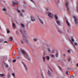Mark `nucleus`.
I'll return each instance as SVG.
<instances>
[{
  "label": "nucleus",
  "instance_id": "f257e3e1",
  "mask_svg": "<svg viewBox=\"0 0 78 78\" xmlns=\"http://www.w3.org/2000/svg\"><path fill=\"white\" fill-rule=\"evenodd\" d=\"M19 31L21 33V36L22 37L24 41V42H26V43H27V44H28L29 43V41L27 39V38H28V32L27 31L25 30H24V34L23 33V31L22 30V29H20L19 30Z\"/></svg>",
  "mask_w": 78,
  "mask_h": 78
},
{
  "label": "nucleus",
  "instance_id": "f03ea898",
  "mask_svg": "<svg viewBox=\"0 0 78 78\" xmlns=\"http://www.w3.org/2000/svg\"><path fill=\"white\" fill-rule=\"evenodd\" d=\"M17 50L18 51L19 53H20V51H21V53H23V55H28V54L25 52V50H23V49H20L19 50L18 49H17Z\"/></svg>",
  "mask_w": 78,
  "mask_h": 78
},
{
  "label": "nucleus",
  "instance_id": "7ed1b4c3",
  "mask_svg": "<svg viewBox=\"0 0 78 78\" xmlns=\"http://www.w3.org/2000/svg\"><path fill=\"white\" fill-rule=\"evenodd\" d=\"M71 41H70L72 43V44H73V45L74 46V47H75V48L76 49V47H75V45L73 43V42H74V39H73V37H71Z\"/></svg>",
  "mask_w": 78,
  "mask_h": 78
},
{
  "label": "nucleus",
  "instance_id": "20e7f679",
  "mask_svg": "<svg viewBox=\"0 0 78 78\" xmlns=\"http://www.w3.org/2000/svg\"><path fill=\"white\" fill-rule=\"evenodd\" d=\"M15 5H19V2L17 1H14L12 2V6H14Z\"/></svg>",
  "mask_w": 78,
  "mask_h": 78
},
{
  "label": "nucleus",
  "instance_id": "39448f33",
  "mask_svg": "<svg viewBox=\"0 0 78 78\" xmlns=\"http://www.w3.org/2000/svg\"><path fill=\"white\" fill-rule=\"evenodd\" d=\"M48 17H50L52 18V17H53V14L50 12H49L48 13Z\"/></svg>",
  "mask_w": 78,
  "mask_h": 78
},
{
  "label": "nucleus",
  "instance_id": "423d86ee",
  "mask_svg": "<svg viewBox=\"0 0 78 78\" xmlns=\"http://www.w3.org/2000/svg\"><path fill=\"white\" fill-rule=\"evenodd\" d=\"M65 5L66 8H67V10H69V3H68V2H66Z\"/></svg>",
  "mask_w": 78,
  "mask_h": 78
},
{
  "label": "nucleus",
  "instance_id": "0eeeda50",
  "mask_svg": "<svg viewBox=\"0 0 78 78\" xmlns=\"http://www.w3.org/2000/svg\"><path fill=\"white\" fill-rule=\"evenodd\" d=\"M48 76L49 77H50L51 76V72L49 71V70H48Z\"/></svg>",
  "mask_w": 78,
  "mask_h": 78
},
{
  "label": "nucleus",
  "instance_id": "6e6552de",
  "mask_svg": "<svg viewBox=\"0 0 78 78\" xmlns=\"http://www.w3.org/2000/svg\"><path fill=\"white\" fill-rule=\"evenodd\" d=\"M54 16L55 20H58V16L57 15H55Z\"/></svg>",
  "mask_w": 78,
  "mask_h": 78
},
{
  "label": "nucleus",
  "instance_id": "1a4fd4ad",
  "mask_svg": "<svg viewBox=\"0 0 78 78\" xmlns=\"http://www.w3.org/2000/svg\"><path fill=\"white\" fill-rule=\"evenodd\" d=\"M48 51L51 53H54L55 52V50H53L52 51H51L50 49H49V48L48 49Z\"/></svg>",
  "mask_w": 78,
  "mask_h": 78
},
{
  "label": "nucleus",
  "instance_id": "9d476101",
  "mask_svg": "<svg viewBox=\"0 0 78 78\" xmlns=\"http://www.w3.org/2000/svg\"><path fill=\"white\" fill-rule=\"evenodd\" d=\"M66 22L67 23V25L68 26V27H70V23H69V21H68V20H66Z\"/></svg>",
  "mask_w": 78,
  "mask_h": 78
},
{
  "label": "nucleus",
  "instance_id": "9b49d317",
  "mask_svg": "<svg viewBox=\"0 0 78 78\" xmlns=\"http://www.w3.org/2000/svg\"><path fill=\"white\" fill-rule=\"evenodd\" d=\"M0 76H1V77H5V76H6L4 74H0Z\"/></svg>",
  "mask_w": 78,
  "mask_h": 78
},
{
  "label": "nucleus",
  "instance_id": "f8f14e48",
  "mask_svg": "<svg viewBox=\"0 0 78 78\" xmlns=\"http://www.w3.org/2000/svg\"><path fill=\"white\" fill-rule=\"evenodd\" d=\"M75 23L76 24V25H78V20H74Z\"/></svg>",
  "mask_w": 78,
  "mask_h": 78
},
{
  "label": "nucleus",
  "instance_id": "ddd939ff",
  "mask_svg": "<svg viewBox=\"0 0 78 78\" xmlns=\"http://www.w3.org/2000/svg\"><path fill=\"white\" fill-rule=\"evenodd\" d=\"M25 58L27 59V60H28V61H31V59H30V57H28V56H26L25 57Z\"/></svg>",
  "mask_w": 78,
  "mask_h": 78
},
{
  "label": "nucleus",
  "instance_id": "4468645a",
  "mask_svg": "<svg viewBox=\"0 0 78 78\" xmlns=\"http://www.w3.org/2000/svg\"><path fill=\"white\" fill-rule=\"evenodd\" d=\"M39 22L42 24V25H43L44 24V21H43V20H40Z\"/></svg>",
  "mask_w": 78,
  "mask_h": 78
},
{
  "label": "nucleus",
  "instance_id": "2eb2a0df",
  "mask_svg": "<svg viewBox=\"0 0 78 78\" xmlns=\"http://www.w3.org/2000/svg\"><path fill=\"white\" fill-rule=\"evenodd\" d=\"M21 26L22 28H25V25L23 24H21Z\"/></svg>",
  "mask_w": 78,
  "mask_h": 78
},
{
  "label": "nucleus",
  "instance_id": "dca6fc26",
  "mask_svg": "<svg viewBox=\"0 0 78 78\" xmlns=\"http://www.w3.org/2000/svg\"><path fill=\"white\" fill-rule=\"evenodd\" d=\"M9 40L10 41H12L13 40V38L11 37L9 38Z\"/></svg>",
  "mask_w": 78,
  "mask_h": 78
},
{
  "label": "nucleus",
  "instance_id": "f3484780",
  "mask_svg": "<svg viewBox=\"0 0 78 78\" xmlns=\"http://www.w3.org/2000/svg\"><path fill=\"white\" fill-rule=\"evenodd\" d=\"M8 78H11V74L9 73H8L7 75Z\"/></svg>",
  "mask_w": 78,
  "mask_h": 78
},
{
  "label": "nucleus",
  "instance_id": "a211bd4d",
  "mask_svg": "<svg viewBox=\"0 0 78 78\" xmlns=\"http://www.w3.org/2000/svg\"><path fill=\"white\" fill-rule=\"evenodd\" d=\"M46 58L48 61L50 59V57L48 56H46Z\"/></svg>",
  "mask_w": 78,
  "mask_h": 78
},
{
  "label": "nucleus",
  "instance_id": "6ab92c4d",
  "mask_svg": "<svg viewBox=\"0 0 78 78\" xmlns=\"http://www.w3.org/2000/svg\"><path fill=\"white\" fill-rule=\"evenodd\" d=\"M56 22L57 23V24H58V25H60V21H59L58 20H57L56 21Z\"/></svg>",
  "mask_w": 78,
  "mask_h": 78
},
{
  "label": "nucleus",
  "instance_id": "aec40b11",
  "mask_svg": "<svg viewBox=\"0 0 78 78\" xmlns=\"http://www.w3.org/2000/svg\"><path fill=\"white\" fill-rule=\"evenodd\" d=\"M12 27L14 28H16V24L15 23H13L12 24Z\"/></svg>",
  "mask_w": 78,
  "mask_h": 78
},
{
  "label": "nucleus",
  "instance_id": "412c9836",
  "mask_svg": "<svg viewBox=\"0 0 78 78\" xmlns=\"http://www.w3.org/2000/svg\"><path fill=\"white\" fill-rule=\"evenodd\" d=\"M30 18H31V20H35L34 17H33V16H30Z\"/></svg>",
  "mask_w": 78,
  "mask_h": 78
},
{
  "label": "nucleus",
  "instance_id": "4be33fe9",
  "mask_svg": "<svg viewBox=\"0 0 78 78\" xmlns=\"http://www.w3.org/2000/svg\"><path fill=\"white\" fill-rule=\"evenodd\" d=\"M24 68L26 70H27V66H26V65L24 66Z\"/></svg>",
  "mask_w": 78,
  "mask_h": 78
},
{
  "label": "nucleus",
  "instance_id": "5701e85b",
  "mask_svg": "<svg viewBox=\"0 0 78 78\" xmlns=\"http://www.w3.org/2000/svg\"><path fill=\"white\" fill-rule=\"evenodd\" d=\"M58 33H59L61 34L62 33V31L60 30H58Z\"/></svg>",
  "mask_w": 78,
  "mask_h": 78
},
{
  "label": "nucleus",
  "instance_id": "b1692460",
  "mask_svg": "<svg viewBox=\"0 0 78 78\" xmlns=\"http://www.w3.org/2000/svg\"><path fill=\"white\" fill-rule=\"evenodd\" d=\"M12 75L13 76L14 78H15V74H14V73H13L12 74Z\"/></svg>",
  "mask_w": 78,
  "mask_h": 78
},
{
  "label": "nucleus",
  "instance_id": "393cba45",
  "mask_svg": "<svg viewBox=\"0 0 78 78\" xmlns=\"http://www.w3.org/2000/svg\"><path fill=\"white\" fill-rule=\"evenodd\" d=\"M73 18H74V20H77V17L75 16H73Z\"/></svg>",
  "mask_w": 78,
  "mask_h": 78
},
{
  "label": "nucleus",
  "instance_id": "a878e982",
  "mask_svg": "<svg viewBox=\"0 0 78 78\" xmlns=\"http://www.w3.org/2000/svg\"><path fill=\"white\" fill-rule=\"evenodd\" d=\"M3 11H6V9L5 8H4L2 9Z\"/></svg>",
  "mask_w": 78,
  "mask_h": 78
},
{
  "label": "nucleus",
  "instance_id": "bb28decb",
  "mask_svg": "<svg viewBox=\"0 0 78 78\" xmlns=\"http://www.w3.org/2000/svg\"><path fill=\"white\" fill-rule=\"evenodd\" d=\"M35 21H36L35 20H31L30 22L31 23V22H35Z\"/></svg>",
  "mask_w": 78,
  "mask_h": 78
},
{
  "label": "nucleus",
  "instance_id": "cd10ccee",
  "mask_svg": "<svg viewBox=\"0 0 78 78\" xmlns=\"http://www.w3.org/2000/svg\"><path fill=\"white\" fill-rule=\"evenodd\" d=\"M15 43L16 45H17V44L18 43L17 42V40H16L15 41Z\"/></svg>",
  "mask_w": 78,
  "mask_h": 78
},
{
  "label": "nucleus",
  "instance_id": "c85d7f7f",
  "mask_svg": "<svg viewBox=\"0 0 78 78\" xmlns=\"http://www.w3.org/2000/svg\"><path fill=\"white\" fill-rule=\"evenodd\" d=\"M7 33H10V31L9 29H8L7 30Z\"/></svg>",
  "mask_w": 78,
  "mask_h": 78
},
{
  "label": "nucleus",
  "instance_id": "c756f323",
  "mask_svg": "<svg viewBox=\"0 0 78 78\" xmlns=\"http://www.w3.org/2000/svg\"><path fill=\"white\" fill-rule=\"evenodd\" d=\"M51 57H52L53 58H54L55 57V56L51 54Z\"/></svg>",
  "mask_w": 78,
  "mask_h": 78
},
{
  "label": "nucleus",
  "instance_id": "7c9ffc66",
  "mask_svg": "<svg viewBox=\"0 0 78 78\" xmlns=\"http://www.w3.org/2000/svg\"><path fill=\"white\" fill-rule=\"evenodd\" d=\"M21 63L23 65V66H25V65H26V64H25V63H24V62H22Z\"/></svg>",
  "mask_w": 78,
  "mask_h": 78
},
{
  "label": "nucleus",
  "instance_id": "2f4dec72",
  "mask_svg": "<svg viewBox=\"0 0 78 78\" xmlns=\"http://www.w3.org/2000/svg\"><path fill=\"white\" fill-rule=\"evenodd\" d=\"M34 42H37V39L36 38H35L34 39Z\"/></svg>",
  "mask_w": 78,
  "mask_h": 78
},
{
  "label": "nucleus",
  "instance_id": "473e14b6",
  "mask_svg": "<svg viewBox=\"0 0 78 78\" xmlns=\"http://www.w3.org/2000/svg\"><path fill=\"white\" fill-rule=\"evenodd\" d=\"M30 1H31L32 2V3H34V4H35V2H34V1H33V0H30Z\"/></svg>",
  "mask_w": 78,
  "mask_h": 78
},
{
  "label": "nucleus",
  "instance_id": "72a5a7b5",
  "mask_svg": "<svg viewBox=\"0 0 78 78\" xmlns=\"http://www.w3.org/2000/svg\"><path fill=\"white\" fill-rule=\"evenodd\" d=\"M16 62V60L14 59L13 60L12 62H13V63H14V62Z\"/></svg>",
  "mask_w": 78,
  "mask_h": 78
},
{
  "label": "nucleus",
  "instance_id": "f704fd0d",
  "mask_svg": "<svg viewBox=\"0 0 78 78\" xmlns=\"http://www.w3.org/2000/svg\"><path fill=\"white\" fill-rule=\"evenodd\" d=\"M55 56L57 57H58V53H56V54L55 55Z\"/></svg>",
  "mask_w": 78,
  "mask_h": 78
},
{
  "label": "nucleus",
  "instance_id": "c9c22d12",
  "mask_svg": "<svg viewBox=\"0 0 78 78\" xmlns=\"http://www.w3.org/2000/svg\"><path fill=\"white\" fill-rule=\"evenodd\" d=\"M21 44H24V43L23 42V41L22 40H21Z\"/></svg>",
  "mask_w": 78,
  "mask_h": 78
},
{
  "label": "nucleus",
  "instance_id": "e433bc0d",
  "mask_svg": "<svg viewBox=\"0 0 78 78\" xmlns=\"http://www.w3.org/2000/svg\"><path fill=\"white\" fill-rule=\"evenodd\" d=\"M3 41V40L2 39H0V42H2Z\"/></svg>",
  "mask_w": 78,
  "mask_h": 78
},
{
  "label": "nucleus",
  "instance_id": "4c0bfd02",
  "mask_svg": "<svg viewBox=\"0 0 78 78\" xmlns=\"http://www.w3.org/2000/svg\"><path fill=\"white\" fill-rule=\"evenodd\" d=\"M74 44L76 46H77V45H78V44H77L76 43H74Z\"/></svg>",
  "mask_w": 78,
  "mask_h": 78
},
{
  "label": "nucleus",
  "instance_id": "58836bf2",
  "mask_svg": "<svg viewBox=\"0 0 78 78\" xmlns=\"http://www.w3.org/2000/svg\"><path fill=\"white\" fill-rule=\"evenodd\" d=\"M69 72L68 71H66V75H69Z\"/></svg>",
  "mask_w": 78,
  "mask_h": 78
},
{
  "label": "nucleus",
  "instance_id": "ea45409f",
  "mask_svg": "<svg viewBox=\"0 0 78 78\" xmlns=\"http://www.w3.org/2000/svg\"><path fill=\"white\" fill-rule=\"evenodd\" d=\"M43 59L44 62H45V58L44 57H43Z\"/></svg>",
  "mask_w": 78,
  "mask_h": 78
},
{
  "label": "nucleus",
  "instance_id": "a19ab883",
  "mask_svg": "<svg viewBox=\"0 0 78 78\" xmlns=\"http://www.w3.org/2000/svg\"><path fill=\"white\" fill-rule=\"evenodd\" d=\"M70 78H74V76H73L72 75L71 76H70Z\"/></svg>",
  "mask_w": 78,
  "mask_h": 78
},
{
  "label": "nucleus",
  "instance_id": "79ce46f5",
  "mask_svg": "<svg viewBox=\"0 0 78 78\" xmlns=\"http://www.w3.org/2000/svg\"><path fill=\"white\" fill-rule=\"evenodd\" d=\"M49 69L52 72H53V71H52V70H51V69L50 68V67H48Z\"/></svg>",
  "mask_w": 78,
  "mask_h": 78
},
{
  "label": "nucleus",
  "instance_id": "37998d69",
  "mask_svg": "<svg viewBox=\"0 0 78 78\" xmlns=\"http://www.w3.org/2000/svg\"><path fill=\"white\" fill-rule=\"evenodd\" d=\"M41 76H42L43 77V78H44V76L43 75V73H41Z\"/></svg>",
  "mask_w": 78,
  "mask_h": 78
},
{
  "label": "nucleus",
  "instance_id": "c03bdc74",
  "mask_svg": "<svg viewBox=\"0 0 78 78\" xmlns=\"http://www.w3.org/2000/svg\"><path fill=\"white\" fill-rule=\"evenodd\" d=\"M17 11L19 12V13H20V10H17Z\"/></svg>",
  "mask_w": 78,
  "mask_h": 78
},
{
  "label": "nucleus",
  "instance_id": "a18cd8bd",
  "mask_svg": "<svg viewBox=\"0 0 78 78\" xmlns=\"http://www.w3.org/2000/svg\"><path fill=\"white\" fill-rule=\"evenodd\" d=\"M20 16H21V17H23V15L22 14V13H21L20 14Z\"/></svg>",
  "mask_w": 78,
  "mask_h": 78
},
{
  "label": "nucleus",
  "instance_id": "49530a36",
  "mask_svg": "<svg viewBox=\"0 0 78 78\" xmlns=\"http://www.w3.org/2000/svg\"><path fill=\"white\" fill-rule=\"evenodd\" d=\"M67 52H68V53H70V50H68L67 51Z\"/></svg>",
  "mask_w": 78,
  "mask_h": 78
},
{
  "label": "nucleus",
  "instance_id": "de8ad7c7",
  "mask_svg": "<svg viewBox=\"0 0 78 78\" xmlns=\"http://www.w3.org/2000/svg\"><path fill=\"white\" fill-rule=\"evenodd\" d=\"M22 12H25V10H24L23 9H22Z\"/></svg>",
  "mask_w": 78,
  "mask_h": 78
},
{
  "label": "nucleus",
  "instance_id": "09e8293b",
  "mask_svg": "<svg viewBox=\"0 0 78 78\" xmlns=\"http://www.w3.org/2000/svg\"><path fill=\"white\" fill-rule=\"evenodd\" d=\"M5 66H6V67H7V68H8V65H5Z\"/></svg>",
  "mask_w": 78,
  "mask_h": 78
},
{
  "label": "nucleus",
  "instance_id": "8fccbe9b",
  "mask_svg": "<svg viewBox=\"0 0 78 78\" xmlns=\"http://www.w3.org/2000/svg\"><path fill=\"white\" fill-rule=\"evenodd\" d=\"M16 34H17V35H18V31H16Z\"/></svg>",
  "mask_w": 78,
  "mask_h": 78
},
{
  "label": "nucleus",
  "instance_id": "3c124183",
  "mask_svg": "<svg viewBox=\"0 0 78 78\" xmlns=\"http://www.w3.org/2000/svg\"><path fill=\"white\" fill-rule=\"evenodd\" d=\"M68 61H70V59L68 58Z\"/></svg>",
  "mask_w": 78,
  "mask_h": 78
},
{
  "label": "nucleus",
  "instance_id": "603ef678",
  "mask_svg": "<svg viewBox=\"0 0 78 78\" xmlns=\"http://www.w3.org/2000/svg\"><path fill=\"white\" fill-rule=\"evenodd\" d=\"M3 48V47L2 46H0V49H2Z\"/></svg>",
  "mask_w": 78,
  "mask_h": 78
},
{
  "label": "nucleus",
  "instance_id": "864d4df0",
  "mask_svg": "<svg viewBox=\"0 0 78 78\" xmlns=\"http://www.w3.org/2000/svg\"><path fill=\"white\" fill-rule=\"evenodd\" d=\"M63 56H66V54H63Z\"/></svg>",
  "mask_w": 78,
  "mask_h": 78
},
{
  "label": "nucleus",
  "instance_id": "5fc2aeb1",
  "mask_svg": "<svg viewBox=\"0 0 78 78\" xmlns=\"http://www.w3.org/2000/svg\"><path fill=\"white\" fill-rule=\"evenodd\" d=\"M4 43H8V42L6 41H5L4 42Z\"/></svg>",
  "mask_w": 78,
  "mask_h": 78
},
{
  "label": "nucleus",
  "instance_id": "6e6d98bb",
  "mask_svg": "<svg viewBox=\"0 0 78 78\" xmlns=\"http://www.w3.org/2000/svg\"><path fill=\"white\" fill-rule=\"evenodd\" d=\"M76 66L77 67H78V63L76 64Z\"/></svg>",
  "mask_w": 78,
  "mask_h": 78
},
{
  "label": "nucleus",
  "instance_id": "4d7b16f0",
  "mask_svg": "<svg viewBox=\"0 0 78 78\" xmlns=\"http://www.w3.org/2000/svg\"><path fill=\"white\" fill-rule=\"evenodd\" d=\"M14 53H15V54H16V52L14 51Z\"/></svg>",
  "mask_w": 78,
  "mask_h": 78
},
{
  "label": "nucleus",
  "instance_id": "13d9d810",
  "mask_svg": "<svg viewBox=\"0 0 78 78\" xmlns=\"http://www.w3.org/2000/svg\"><path fill=\"white\" fill-rule=\"evenodd\" d=\"M56 3H59V2H56Z\"/></svg>",
  "mask_w": 78,
  "mask_h": 78
},
{
  "label": "nucleus",
  "instance_id": "bf43d9fd",
  "mask_svg": "<svg viewBox=\"0 0 78 78\" xmlns=\"http://www.w3.org/2000/svg\"><path fill=\"white\" fill-rule=\"evenodd\" d=\"M77 11H78V9H77Z\"/></svg>",
  "mask_w": 78,
  "mask_h": 78
},
{
  "label": "nucleus",
  "instance_id": "052dcab7",
  "mask_svg": "<svg viewBox=\"0 0 78 78\" xmlns=\"http://www.w3.org/2000/svg\"><path fill=\"white\" fill-rule=\"evenodd\" d=\"M57 1H58V2H59V0H57Z\"/></svg>",
  "mask_w": 78,
  "mask_h": 78
},
{
  "label": "nucleus",
  "instance_id": "680f3d73",
  "mask_svg": "<svg viewBox=\"0 0 78 78\" xmlns=\"http://www.w3.org/2000/svg\"><path fill=\"white\" fill-rule=\"evenodd\" d=\"M68 69H67V70H68Z\"/></svg>",
  "mask_w": 78,
  "mask_h": 78
}]
</instances>
